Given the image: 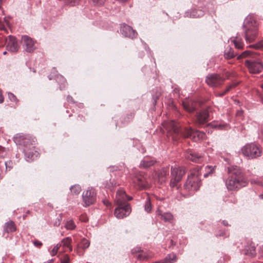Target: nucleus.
<instances>
[{
  "instance_id": "nucleus-13",
  "label": "nucleus",
  "mask_w": 263,
  "mask_h": 263,
  "mask_svg": "<svg viewBox=\"0 0 263 263\" xmlns=\"http://www.w3.org/2000/svg\"><path fill=\"white\" fill-rule=\"evenodd\" d=\"M34 144V143L30 144L23 149L25 159L27 161L33 160L39 154L38 152L35 150Z\"/></svg>"
},
{
  "instance_id": "nucleus-38",
  "label": "nucleus",
  "mask_w": 263,
  "mask_h": 263,
  "mask_svg": "<svg viewBox=\"0 0 263 263\" xmlns=\"http://www.w3.org/2000/svg\"><path fill=\"white\" fill-rule=\"evenodd\" d=\"M94 5L101 6L102 5L106 0H90Z\"/></svg>"
},
{
  "instance_id": "nucleus-55",
  "label": "nucleus",
  "mask_w": 263,
  "mask_h": 263,
  "mask_svg": "<svg viewBox=\"0 0 263 263\" xmlns=\"http://www.w3.org/2000/svg\"><path fill=\"white\" fill-rule=\"evenodd\" d=\"M45 263H53V259H51L50 260H49L48 261Z\"/></svg>"
},
{
  "instance_id": "nucleus-18",
  "label": "nucleus",
  "mask_w": 263,
  "mask_h": 263,
  "mask_svg": "<svg viewBox=\"0 0 263 263\" xmlns=\"http://www.w3.org/2000/svg\"><path fill=\"white\" fill-rule=\"evenodd\" d=\"M209 117L208 111L206 109L203 110L197 113L195 122L200 125H203L208 122Z\"/></svg>"
},
{
  "instance_id": "nucleus-52",
  "label": "nucleus",
  "mask_w": 263,
  "mask_h": 263,
  "mask_svg": "<svg viewBox=\"0 0 263 263\" xmlns=\"http://www.w3.org/2000/svg\"><path fill=\"white\" fill-rule=\"evenodd\" d=\"M222 224H223L224 226H228V221H226V220H223V221H222Z\"/></svg>"
},
{
  "instance_id": "nucleus-36",
  "label": "nucleus",
  "mask_w": 263,
  "mask_h": 263,
  "mask_svg": "<svg viewBox=\"0 0 263 263\" xmlns=\"http://www.w3.org/2000/svg\"><path fill=\"white\" fill-rule=\"evenodd\" d=\"M89 245H90L89 241L87 239H84V238L82 239V240L81 242V247L84 249L88 248V247L89 246Z\"/></svg>"
},
{
  "instance_id": "nucleus-9",
  "label": "nucleus",
  "mask_w": 263,
  "mask_h": 263,
  "mask_svg": "<svg viewBox=\"0 0 263 263\" xmlns=\"http://www.w3.org/2000/svg\"><path fill=\"white\" fill-rule=\"evenodd\" d=\"M184 174L185 171L183 168L180 167H172V179L170 182V185L171 187H175L176 185V183L181 180Z\"/></svg>"
},
{
  "instance_id": "nucleus-35",
  "label": "nucleus",
  "mask_w": 263,
  "mask_h": 263,
  "mask_svg": "<svg viewBox=\"0 0 263 263\" xmlns=\"http://www.w3.org/2000/svg\"><path fill=\"white\" fill-rule=\"evenodd\" d=\"M144 210L147 213H149L151 211L152 204L150 201L149 198L148 197L147 198V199L145 201V205H144Z\"/></svg>"
},
{
  "instance_id": "nucleus-6",
  "label": "nucleus",
  "mask_w": 263,
  "mask_h": 263,
  "mask_svg": "<svg viewBox=\"0 0 263 263\" xmlns=\"http://www.w3.org/2000/svg\"><path fill=\"white\" fill-rule=\"evenodd\" d=\"M200 185V179L196 174L191 173L188 176L186 181L184 185V189L192 194L197 191Z\"/></svg>"
},
{
  "instance_id": "nucleus-4",
  "label": "nucleus",
  "mask_w": 263,
  "mask_h": 263,
  "mask_svg": "<svg viewBox=\"0 0 263 263\" xmlns=\"http://www.w3.org/2000/svg\"><path fill=\"white\" fill-rule=\"evenodd\" d=\"M243 27L245 28V39L247 42L254 41L258 34V24L253 16L249 15L245 20Z\"/></svg>"
},
{
  "instance_id": "nucleus-56",
  "label": "nucleus",
  "mask_w": 263,
  "mask_h": 263,
  "mask_svg": "<svg viewBox=\"0 0 263 263\" xmlns=\"http://www.w3.org/2000/svg\"><path fill=\"white\" fill-rule=\"evenodd\" d=\"M207 176H208V174H204V177H206Z\"/></svg>"
},
{
  "instance_id": "nucleus-53",
  "label": "nucleus",
  "mask_w": 263,
  "mask_h": 263,
  "mask_svg": "<svg viewBox=\"0 0 263 263\" xmlns=\"http://www.w3.org/2000/svg\"><path fill=\"white\" fill-rule=\"evenodd\" d=\"M161 174L162 175L165 176L166 175V172H165V171H163V172L161 173Z\"/></svg>"
},
{
  "instance_id": "nucleus-19",
  "label": "nucleus",
  "mask_w": 263,
  "mask_h": 263,
  "mask_svg": "<svg viewBox=\"0 0 263 263\" xmlns=\"http://www.w3.org/2000/svg\"><path fill=\"white\" fill-rule=\"evenodd\" d=\"M196 103L192 99H186L182 102V105L184 109L192 112L196 109Z\"/></svg>"
},
{
  "instance_id": "nucleus-20",
  "label": "nucleus",
  "mask_w": 263,
  "mask_h": 263,
  "mask_svg": "<svg viewBox=\"0 0 263 263\" xmlns=\"http://www.w3.org/2000/svg\"><path fill=\"white\" fill-rule=\"evenodd\" d=\"M156 161L154 158L150 157H145L141 161L140 167L141 168H147L153 165Z\"/></svg>"
},
{
  "instance_id": "nucleus-42",
  "label": "nucleus",
  "mask_w": 263,
  "mask_h": 263,
  "mask_svg": "<svg viewBox=\"0 0 263 263\" xmlns=\"http://www.w3.org/2000/svg\"><path fill=\"white\" fill-rule=\"evenodd\" d=\"M251 182L252 184H257L260 185H263V181H260L258 179H252L251 180Z\"/></svg>"
},
{
  "instance_id": "nucleus-37",
  "label": "nucleus",
  "mask_w": 263,
  "mask_h": 263,
  "mask_svg": "<svg viewBox=\"0 0 263 263\" xmlns=\"http://www.w3.org/2000/svg\"><path fill=\"white\" fill-rule=\"evenodd\" d=\"M61 246L62 245L61 243H58L54 247L51 253L52 256H54L57 254L58 251Z\"/></svg>"
},
{
  "instance_id": "nucleus-44",
  "label": "nucleus",
  "mask_w": 263,
  "mask_h": 263,
  "mask_svg": "<svg viewBox=\"0 0 263 263\" xmlns=\"http://www.w3.org/2000/svg\"><path fill=\"white\" fill-rule=\"evenodd\" d=\"M61 263H69V258L68 255H66L61 259Z\"/></svg>"
},
{
  "instance_id": "nucleus-30",
  "label": "nucleus",
  "mask_w": 263,
  "mask_h": 263,
  "mask_svg": "<svg viewBox=\"0 0 263 263\" xmlns=\"http://www.w3.org/2000/svg\"><path fill=\"white\" fill-rule=\"evenodd\" d=\"M209 126L219 129H227L229 127V125L227 124H218L217 123H211Z\"/></svg>"
},
{
  "instance_id": "nucleus-32",
  "label": "nucleus",
  "mask_w": 263,
  "mask_h": 263,
  "mask_svg": "<svg viewBox=\"0 0 263 263\" xmlns=\"http://www.w3.org/2000/svg\"><path fill=\"white\" fill-rule=\"evenodd\" d=\"M70 191L72 194L78 195L80 193L81 187L79 185H74L70 187Z\"/></svg>"
},
{
  "instance_id": "nucleus-39",
  "label": "nucleus",
  "mask_w": 263,
  "mask_h": 263,
  "mask_svg": "<svg viewBox=\"0 0 263 263\" xmlns=\"http://www.w3.org/2000/svg\"><path fill=\"white\" fill-rule=\"evenodd\" d=\"M8 98H9V100L11 101L14 102H17V99L16 97V96L14 94H13L12 93L8 92Z\"/></svg>"
},
{
  "instance_id": "nucleus-10",
  "label": "nucleus",
  "mask_w": 263,
  "mask_h": 263,
  "mask_svg": "<svg viewBox=\"0 0 263 263\" xmlns=\"http://www.w3.org/2000/svg\"><path fill=\"white\" fill-rule=\"evenodd\" d=\"M224 79L219 74L215 73L209 74L205 79V82L210 87H216L221 85Z\"/></svg>"
},
{
  "instance_id": "nucleus-29",
  "label": "nucleus",
  "mask_w": 263,
  "mask_h": 263,
  "mask_svg": "<svg viewBox=\"0 0 263 263\" xmlns=\"http://www.w3.org/2000/svg\"><path fill=\"white\" fill-rule=\"evenodd\" d=\"M135 182L138 186V187L140 189L145 188L146 187V184L145 182L144 178L143 177H138L135 180Z\"/></svg>"
},
{
  "instance_id": "nucleus-12",
  "label": "nucleus",
  "mask_w": 263,
  "mask_h": 263,
  "mask_svg": "<svg viewBox=\"0 0 263 263\" xmlns=\"http://www.w3.org/2000/svg\"><path fill=\"white\" fill-rule=\"evenodd\" d=\"M21 41L24 50L28 52H33L36 48L35 41L28 35H23Z\"/></svg>"
},
{
  "instance_id": "nucleus-14",
  "label": "nucleus",
  "mask_w": 263,
  "mask_h": 263,
  "mask_svg": "<svg viewBox=\"0 0 263 263\" xmlns=\"http://www.w3.org/2000/svg\"><path fill=\"white\" fill-rule=\"evenodd\" d=\"M131 212V209L129 204H125L122 206H119L115 210L114 214L115 216L119 218H123L129 215Z\"/></svg>"
},
{
  "instance_id": "nucleus-24",
  "label": "nucleus",
  "mask_w": 263,
  "mask_h": 263,
  "mask_svg": "<svg viewBox=\"0 0 263 263\" xmlns=\"http://www.w3.org/2000/svg\"><path fill=\"white\" fill-rule=\"evenodd\" d=\"M16 230V227L15 226L14 223L10 220L8 222H7L5 224V229L4 230L5 232L9 233V232H12L15 231Z\"/></svg>"
},
{
  "instance_id": "nucleus-5",
  "label": "nucleus",
  "mask_w": 263,
  "mask_h": 263,
  "mask_svg": "<svg viewBox=\"0 0 263 263\" xmlns=\"http://www.w3.org/2000/svg\"><path fill=\"white\" fill-rule=\"evenodd\" d=\"M243 156L248 159H254L261 155V149L257 144L251 143L246 144L241 149Z\"/></svg>"
},
{
  "instance_id": "nucleus-31",
  "label": "nucleus",
  "mask_w": 263,
  "mask_h": 263,
  "mask_svg": "<svg viewBox=\"0 0 263 263\" xmlns=\"http://www.w3.org/2000/svg\"><path fill=\"white\" fill-rule=\"evenodd\" d=\"M161 218L165 222H171L173 219V216L171 213H164L161 214Z\"/></svg>"
},
{
  "instance_id": "nucleus-22",
  "label": "nucleus",
  "mask_w": 263,
  "mask_h": 263,
  "mask_svg": "<svg viewBox=\"0 0 263 263\" xmlns=\"http://www.w3.org/2000/svg\"><path fill=\"white\" fill-rule=\"evenodd\" d=\"M177 260V256L174 253L168 254L163 260L158 261L156 263H174Z\"/></svg>"
},
{
  "instance_id": "nucleus-57",
  "label": "nucleus",
  "mask_w": 263,
  "mask_h": 263,
  "mask_svg": "<svg viewBox=\"0 0 263 263\" xmlns=\"http://www.w3.org/2000/svg\"><path fill=\"white\" fill-rule=\"evenodd\" d=\"M3 54H6V51H4V52H3Z\"/></svg>"
},
{
  "instance_id": "nucleus-11",
  "label": "nucleus",
  "mask_w": 263,
  "mask_h": 263,
  "mask_svg": "<svg viewBox=\"0 0 263 263\" xmlns=\"http://www.w3.org/2000/svg\"><path fill=\"white\" fill-rule=\"evenodd\" d=\"M132 199V197L127 196L126 194L125 191L123 190H119L117 192L115 202L119 206H122L125 204H129L127 202L131 200Z\"/></svg>"
},
{
  "instance_id": "nucleus-23",
  "label": "nucleus",
  "mask_w": 263,
  "mask_h": 263,
  "mask_svg": "<svg viewBox=\"0 0 263 263\" xmlns=\"http://www.w3.org/2000/svg\"><path fill=\"white\" fill-rule=\"evenodd\" d=\"M230 40L235 45V47L237 49H241L243 46V44L240 38L238 36L231 37Z\"/></svg>"
},
{
  "instance_id": "nucleus-25",
  "label": "nucleus",
  "mask_w": 263,
  "mask_h": 263,
  "mask_svg": "<svg viewBox=\"0 0 263 263\" xmlns=\"http://www.w3.org/2000/svg\"><path fill=\"white\" fill-rule=\"evenodd\" d=\"M245 254L251 256H254L256 254L255 246H250L246 247L245 250Z\"/></svg>"
},
{
  "instance_id": "nucleus-26",
  "label": "nucleus",
  "mask_w": 263,
  "mask_h": 263,
  "mask_svg": "<svg viewBox=\"0 0 263 263\" xmlns=\"http://www.w3.org/2000/svg\"><path fill=\"white\" fill-rule=\"evenodd\" d=\"M237 54L235 53L231 47L227 48L224 52V57L226 59H231L234 58Z\"/></svg>"
},
{
  "instance_id": "nucleus-33",
  "label": "nucleus",
  "mask_w": 263,
  "mask_h": 263,
  "mask_svg": "<svg viewBox=\"0 0 263 263\" xmlns=\"http://www.w3.org/2000/svg\"><path fill=\"white\" fill-rule=\"evenodd\" d=\"M65 227L67 230H72L75 229L76 225L73 220H70L67 221Z\"/></svg>"
},
{
  "instance_id": "nucleus-46",
  "label": "nucleus",
  "mask_w": 263,
  "mask_h": 263,
  "mask_svg": "<svg viewBox=\"0 0 263 263\" xmlns=\"http://www.w3.org/2000/svg\"><path fill=\"white\" fill-rule=\"evenodd\" d=\"M61 220H62L61 217L57 218L54 223V226H56V227L59 226L60 225Z\"/></svg>"
},
{
  "instance_id": "nucleus-8",
  "label": "nucleus",
  "mask_w": 263,
  "mask_h": 263,
  "mask_svg": "<svg viewBox=\"0 0 263 263\" xmlns=\"http://www.w3.org/2000/svg\"><path fill=\"white\" fill-rule=\"evenodd\" d=\"M13 140L16 144L23 146L24 148L30 144L35 143V141L31 136L20 133L14 136Z\"/></svg>"
},
{
  "instance_id": "nucleus-45",
  "label": "nucleus",
  "mask_w": 263,
  "mask_h": 263,
  "mask_svg": "<svg viewBox=\"0 0 263 263\" xmlns=\"http://www.w3.org/2000/svg\"><path fill=\"white\" fill-rule=\"evenodd\" d=\"M5 164L6 165V170H7L8 168H9V170H10L12 167V163L11 161H8V162H5Z\"/></svg>"
},
{
  "instance_id": "nucleus-16",
  "label": "nucleus",
  "mask_w": 263,
  "mask_h": 263,
  "mask_svg": "<svg viewBox=\"0 0 263 263\" xmlns=\"http://www.w3.org/2000/svg\"><path fill=\"white\" fill-rule=\"evenodd\" d=\"M120 32L124 36L131 39L136 37L137 35L135 30L125 24L121 25Z\"/></svg>"
},
{
  "instance_id": "nucleus-34",
  "label": "nucleus",
  "mask_w": 263,
  "mask_h": 263,
  "mask_svg": "<svg viewBox=\"0 0 263 263\" xmlns=\"http://www.w3.org/2000/svg\"><path fill=\"white\" fill-rule=\"evenodd\" d=\"M237 85V83H233L231 85H230L229 86L227 87V88L225 89L224 91H223L222 92L218 93V96L221 97L224 96L226 93H227L232 88L234 87Z\"/></svg>"
},
{
  "instance_id": "nucleus-51",
  "label": "nucleus",
  "mask_w": 263,
  "mask_h": 263,
  "mask_svg": "<svg viewBox=\"0 0 263 263\" xmlns=\"http://www.w3.org/2000/svg\"><path fill=\"white\" fill-rule=\"evenodd\" d=\"M103 202H104V204L107 206L110 204V202L108 200H105L103 201Z\"/></svg>"
},
{
  "instance_id": "nucleus-54",
  "label": "nucleus",
  "mask_w": 263,
  "mask_h": 263,
  "mask_svg": "<svg viewBox=\"0 0 263 263\" xmlns=\"http://www.w3.org/2000/svg\"><path fill=\"white\" fill-rule=\"evenodd\" d=\"M259 198L261 199H263V193L259 195Z\"/></svg>"
},
{
  "instance_id": "nucleus-28",
  "label": "nucleus",
  "mask_w": 263,
  "mask_h": 263,
  "mask_svg": "<svg viewBox=\"0 0 263 263\" xmlns=\"http://www.w3.org/2000/svg\"><path fill=\"white\" fill-rule=\"evenodd\" d=\"M71 238L69 237H66L62 240L63 247H67L69 248L70 251H71L72 250V247L71 246Z\"/></svg>"
},
{
  "instance_id": "nucleus-41",
  "label": "nucleus",
  "mask_w": 263,
  "mask_h": 263,
  "mask_svg": "<svg viewBox=\"0 0 263 263\" xmlns=\"http://www.w3.org/2000/svg\"><path fill=\"white\" fill-rule=\"evenodd\" d=\"M251 47H254L255 48H261L263 47V40L260 41L256 44L251 45Z\"/></svg>"
},
{
  "instance_id": "nucleus-1",
  "label": "nucleus",
  "mask_w": 263,
  "mask_h": 263,
  "mask_svg": "<svg viewBox=\"0 0 263 263\" xmlns=\"http://www.w3.org/2000/svg\"><path fill=\"white\" fill-rule=\"evenodd\" d=\"M162 125L168 133L180 134L184 138H190L194 141L197 142L205 138V134L199 130H194L191 127H185L181 131L180 126L175 121H164Z\"/></svg>"
},
{
  "instance_id": "nucleus-43",
  "label": "nucleus",
  "mask_w": 263,
  "mask_h": 263,
  "mask_svg": "<svg viewBox=\"0 0 263 263\" xmlns=\"http://www.w3.org/2000/svg\"><path fill=\"white\" fill-rule=\"evenodd\" d=\"M80 0H68L67 3L70 6H74L78 4Z\"/></svg>"
},
{
  "instance_id": "nucleus-47",
  "label": "nucleus",
  "mask_w": 263,
  "mask_h": 263,
  "mask_svg": "<svg viewBox=\"0 0 263 263\" xmlns=\"http://www.w3.org/2000/svg\"><path fill=\"white\" fill-rule=\"evenodd\" d=\"M205 170L209 172V173L210 174V173H212L214 171V168L212 166H209V165H207L206 167H205Z\"/></svg>"
},
{
  "instance_id": "nucleus-2",
  "label": "nucleus",
  "mask_w": 263,
  "mask_h": 263,
  "mask_svg": "<svg viewBox=\"0 0 263 263\" xmlns=\"http://www.w3.org/2000/svg\"><path fill=\"white\" fill-rule=\"evenodd\" d=\"M228 174L225 184L229 191H237L247 185V179L242 171L237 166L229 168Z\"/></svg>"
},
{
  "instance_id": "nucleus-7",
  "label": "nucleus",
  "mask_w": 263,
  "mask_h": 263,
  "mask_svg": "<svg viewBox=\"0 0 263 263\" xmlns=\"http://www.w3.org/2000/svg\"><path fill=\"white\" fill-rule=\"evenodd\" d=\"M82 199L85 206L93 204L96 200V193L92 187H88L82 194Z\"/></svg>"
},
{
  "instance_id": "nucleus-49",
  "label": "nucleus",
  "mask_w": 263,
  "mask_h": 263,
  "mask_svg": "<svg viewBox=\"0 0 263 263\" xmlns=\"http://www.w3.org/2000/svg\"><path fill=\"white\" fill-rule=\"evenodd\" d=\"M67 100L68 102H73V98L72 97H71L70 96H68L67 97Z\"/></svg>"
},
{
  "instance_id": "nucleus-21",
  "label": "nucleus",
  "mask_w": 263,
  "mask_h": 263,
  "mask_svg": "<svg viewBox=\"0 0 263 263\" xmlns=\"http://www.w3.org/2000/svg\"><path fill=\"white\" fill-rule=\"evenodd\" d=\"M136 252L139 253L137 256V258L140 260H144L152 256V255L150 253L147 252H144V251H141L139 249H134L132 250L133 253H135Z\"/></svg>"
},
{
  "instance_id": "nucleus-50",
  "label": "nucleus",
  "mask_w": 263,
  "mask_h": 263,
  "mask_svg": "<svg viewBox=\"0 0 263 263\" xmlns=\"http://www.w3.org/2000/svg\"><path fill=\"white\" fill-rule=\"evenodd\" d=\"M4 101V98L2 95V92L1 90H0V103H2Z\"/></svg>"
},
{
  "instance_id": "nucleus-40",
  "label": "nucleus",
  "mask_w": 263,
  "mask_h": 263,
  "mask_svg": "<svg viewBox=\"0 0 263 263\" xmlns=\"http://www.w3.org/2000/svg\"><path fill=\"white\" fill-rule=\"evenodd\" d=\"M7 154V152L6 150V149L0 146V157L4 158L5 157Z\"/></svg>"
},
{
  "instance_id": "nucleus-48",
  "label": "nucleus",
  "mask_w": 263,
  "mask_h": 263,
  "mask_svg": "<svg viewBox=\"0 0 263 263\" xmlns=\"http://www.w3.org/2000/svg\"><path fill=\"white\" fill-rule=\"evenodd\" d=\"M33 243L36 247H40L42 245V243L38 240L34 241Z\"/></svg>"
},
{
  "instance_id": "nucleus-58",
  "label": "nucleus",
  "mask_w": 263,
  "mask_h": 263,
  "mask_svg": "<svg viewBox=\"0 0 263 263\" xmlns=\"http://www.w3.org/2000/svg\"><path fill=\"white\" fill-rule=\"evenodd\" d=\"M44 263H45V262H44Z\"/></svg>"
},
{
  "instance_id": "nucleus-3",
  "label": "nucleus",
  "mask_w": 263,
  "mask_h": 263,
  "mask_svg": "<svg viewBox=\"0 0 263 263\" xmlns=\"http://www.w3.org/2000/svg\"><path fill=\"white\" fill-rule=\"evenodd\" d=\"M258 55L259 53L256 51L246 50L237 57V59L248 58L245 62L246 66L250 73L257 74L263 69V63L258 58Z\"/></svg>"
},
{
  "instance_id": "nucleus-27",
  "label": "nucleus",
  "mask_w": 263,
  "mask_h": 263,
  "mask_svg": "<svg viewBox=\"0 0 263 263\" xmlns=\"http://www.w3.org/2000/svg\"><path fill=\"white\" fill-rule=\"evenodd\" d=\"M204 15V11L200 9L193 10L190 13V16L192 17H199Z\"/></svg>"
},
{
  "instance_id": "nucleus-17",
  "label": "nucleus",
  "mask_w": 263,
  "mask_h": 263,
  "mask_svg": "<svg viewBox=\"0 0 263 263\" xmlns=\"http://www.w3.org/2000/svg\"><path fill=\"white\" fill-rule=\"evenodd\" d=\"M7 43L6 48L8 51L15 52H17L19 48V46L15 37L9 35L8 39H6Z\"/></svg>"
},
{
  "instance_id": "nucleus-15",
  "label": "nucleus",
  "mask_w": 263,
  "mask_h": 263,
  "mask_svg": "<svg viewBox=\"0 0 263 263\" xmlns=\"http://www.w3.org/2000/svg\"><path fill=\"white\" fill-rule=\"evenodd\" d=\"M185 158L191 161L200 163L203 161L201 155L197 153L191 149L187 150L184 154Z\"/></svg>"
}]
</instances>
